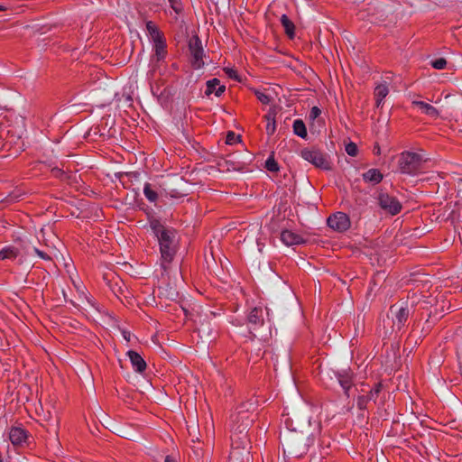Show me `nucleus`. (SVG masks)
Returning a JSON list of instances; mask_svg holds the SVG:
<instances>
[{
	"mask_svg": "<svg viewBox=\"0 0 462 462\" xmlns=\"http://www.w3.org/2000/svg\"><path fill=\"white\" fill-rule=\"evenodd\" d=\"M149 226L157 237L161 252V266L166 272L168 264L172 261L177 250L176 231L166 226L160 219L155 217L149 219Z\"/></svg>",
	"mask_w": 462,
	"mask_h": 462,
	"instance_id": "nucleus-1",
	"label": "nucleus"
},
{
	"mask_svg": "<svg viewBox=\"0 0 462 462\" xmlns=\"http://www.w3.org/2000/svg\"><path fill=\"white\" fill-rule=\"evenodd\" d=\"M423 162L422 156L412 152H403L398 161L399 171L403 174H415Z\"/></svg>",
	"mask_w": 462,
	"mask_h": 462,
	"instance_id": "nucleus-2",
	"label": "nucleus"
},
{
	"mask_svg": "<svg viewBox=\"0 0 462 462\" xmlns=\"http://www.w3.org/2000/svg\"><path fill=\"white\" fill-rule=\"evenodd\" d=\"M306 438L300 433L299 435L290 433L284 437L285 446L289 455L300 457L306 453Z\"/></svg>",
	"mask_w": 462,
	"mask_h": 462,
	"instance_id": "nucleus-3",
	"label": "nucleus"
},
{
	"mask_svg": "<svg viewBox=\"0 0 462 462\" xmlns=\"http://www.w3.org/2000/svg\"><path fill=\"white\" fill-rule=\"evenodd\" d=\"M301 157L318 168L329 170L330 163L324 153L316 149H304L301 151Z\"/></svg>",
	"mask_w": 462,
	"mask_h": 462,
	"instance_id": "nucleus-4",
	"label": "nucleus"
},
{
	"mask_svg": "<svg viewBox=\"0 0 462 462\" xmlns=\"http://www.w3.org/2000/svg\"><path fill=\"white\" fill-rule=\"evenodd\" d=\"M190 62L195 69H199L205 65V54L201 42L195 37L189 42Z\"/></svg>",
	"mask_w": 462,
	"mask_h": 462,
	"instance_id": "nucleus-5",
	"label": "nucleus"
},
{
	"mask_svg": "<svg viewBox=\"0 0 462 462\" xmlns=\"http://www.w3.org/2000/svg\"><path fill=\"white\" fill-rule=\"evenodd\" d=\"M328 226L337 231L345 232L350 227V220L346 214L343 212H337L331 215L327 220Z\"/></svg>",
	"mask_w": 462,
	"mask_h": 462,
	"instance_id": "nucleus-6",
	"label": "nucleus"
},
{
	"mask_svg": "<svg viewBox=\"0 0 462 462\" xmlns=\"http://www.w3.org/2000/svg\"><path fill=\"white\" fill-rule=\"evenodd\" d=\"M378 203L380 207L392 215H396L402 208L401 203L387 193L381 192L378 195Z\"/></svg>",
	"mask_w": 462,
	"mask_h": 462,
	"instance_id": "nucleus-7",
	"label": "nucleus"
},
{
	"mask_svg": "<svg viewBox=\"0 0 462 462\" xmlns=\"http://www.w3.org/2000/svg\"><path fill=\"white\" fill-rule=\"evenodd\" d=\"M395 310L394 306L391 307V312L394 315L391 319L387 317L388 323H393V328L396 330H401L402 328L405 325L408 317H409V310L404 307H400L398 310Z\"/></svg>",
	"mask_w": 462,
	"mask_h": 462,
	"instance_id": "nucleus-8",
	"label": "nucleus"
},
{
	"mask_svg": "<svg viewBox=\"0 0 462 462\" xmlns=\"http://www.w3.org/2000/svg\"><path fill=\"white\" fill-rule=\"evenodd\" d=\"M154 54L151 58V67L152 70L157 69L158 64L164 60L166 57V42L164 39L153 42Z\"/></svg>",
	"mask_w": 462,
	"mask_h": 462,
	"instance_id": "nucleus-9",
	"label": "nucleus"
},
{
	"mask_svg": "<svg viewBox=\"0 0 462 462\" xmlns=\"http://www.w3.org/2000/svg\"><path fill=\"white\" fill-rule=\"evenodd\" d=\"M235 155H229L228 158L224 159L223 162H219L218 165L221 171H241L245 167V163L236 160Z\"/></svg>",
	"mask_w": 462,
	"mask_h": 462,
	"instance_id": "nucleus-10",
	"label": "nucleus"
},
{
	"mask_svg": "<svg viewBox=\"0 0 462 462\" xmlns=\"http://www.w3.org/2000/svg\"><path fill=\"white\" fill-rule=\"evenodd\" d=\"M127 356L134 371L143 373L146 369L145 361L137 352L129 350L127 352Z\"/></svg>",
	"mask_w": 462,
	"mask_h": 462,
	"instance_id": "nucleus-11",
	"label": "nucleus"
},
{
	"mask_svg": "<svg viewBox=\"0 0 462 462\" xmlns=\"http://www.w3.org/2000/svg\"><path fill=\"white\" fill-rule=\"evenodd\" d=\"M226 89L224 85H220V81L217 79H210L207 82L205 94L210 96L215 94L216 97H220Z\"/></svg>",
	"mask_w": 462,
	"mask_h": 462,
	"instance_id": "nucleus-12",
	"label": "nucleus"
},
{
	"mask_svg": "<svg viewBox=\"0 0 462 462\" xmlns=\"http://www.w3.org/2000/svg\"><path fill=\"white\" fill-rule=\"evenodd\" d=\"M281 240L286 245H300L304 242L303 238L300 235L290 230H283L281 233Z\"/></svg>",
	"mask_w": 462,
	"mask_h": 462,
	"instance_id": "nucleus-13",
	"label": "nucleus"
},
{
	"mask_svg": "<svg viewBox=\"0 0 462 462\" xmlns=\"http://www.w3.org/2000/svg\"><path fill=\"white\" fill-rule=\"evenodd\" d=\"M9 439L14 445H22L27 439L26 431L19 427L12 428L9 433Z\"/></svg>",
	"mask_w": 462,
	"mask_h": 462,
	"instance_id": "nucleus-14",
	"label": "nucleus"
},
{
	"mask_svg": "<svg viewBox=\"0 0 462 462\" xmlns=\"http://www.w3.org/2000/svg\"><path fill=\"white\" fill-rule=\"evenodd\" d=\"M244 419H245V414L243 412H239L238 414H232L231 415V422H232L231 430H236L239 432H242L243 430H245L247 428L249 422L247 420L245 421Z\"/></svg>",
	"mask_w": 462,
	"mask_h": 462,
	"instance_id": "nucleus-15",
	"label": "nucleus"
},
{
	"mask_svg": "<svg viewBox=\"0 0 462 462\" xmlns=\"http://www.w3.org/2000/svg\"><path fill=\"white\" fill-rule=\"evenodd\" d=\"M411 104H412V106L419 107L423 114L430 116L431 118H437L439 116L437 108H435L430 104L425 103L423 101H418V100L412 101Z\"/></svg>",
	"mask_w": 462,
	"mask_h": 462,
	"instance_id": "nucleus-16",
	"label": "nucleus"
},
{
	"mask_svg": "<svg viewBox=\"0 0 462 462\" xmlns=\"http://www.w3.org/2000/svg\"><path fill=\"white\" fill-rule=\"evenodd\" d=\"M389 88L385 83L379 84L374 88L375 105L379 107L382 105L383 99L388 95Z\"/></svg>",
	"mask_w": 462,
	"mask_h": 462,
	"instance_id": "nucleus-17",
	"label": "nucleus"
},
{
	"mask_svg": "<svg viewBox=\"0 0 462 462\" xmlns=\"http://www.w3.org/2000/svg\"><path fill=\"white\" fill-rule=\"evenodd\" d=\"M275 115L276 110L275 108H271L268 112V114L265 115V120L267 121L266 125V133L267 134L271 135L275 132L276 126H275Z\"/></svg>",
	"mask_w": 462,
	"mask_h": 462,
	"instance_id": "nucleus-18",
	"label": "nucleus"
},
{
	"mask_svg": "<svg viewBox=\"0 0 462 462\" xmlns=\"http://www.w3.org/2000/svg\"><path fill=\"white\" fill-rule=\"evenodd\" d=\"M337 380L341 387L344 389L346 395L349 396L348 392L351 389L353 383L352 376L347 373L338 374Z\"/></svg>",
	"mask_w": 462,
	"mask_h": 462,
	"instance_id": "nucleus-19",
	"label": "nucleus"
},
{
	"mask_svg": "<svg viewBox=\"0 0 462 462\" xmlns=\"http://www.w3.org/2000/svg\"><path fill=\"white\" fill-rule=\"evenodd\" d=\"M365 181L379 183L383 180V174L376 169H370L363 174Z\"/></svg>",
	"mask_w": 462,
	"mask_h": 462,
	"instance_id": "nucleus-20",
	"label": "nucleus"
},
{
	"mask_svg": "<svg viewBox=\"0 0 462 462\" xmlns=\"http://www.w3.org/2000/svg\"><path fill=\"white\" fill-rule=\"evenodd\" d=\"M18 255V250L14 246H5L0 251V261L13 260Z\"/></svg>",
	"mask_w": 462,
	"mask_h": 462,
	"instance_id": "nucleus-21",
	"label": "nucleus"
},
{
	"mask_svg": "<svg viewBox=\"0 0 462 462\" xmlns=\"http://www.w3.org/2000/svg\"><path fill=\"white\" fill-rule=\"evenodd\" d=\"M143 194L147 200L155 203L158 199V192L153 189L152 185L146 182L143 185Z\"/></svg>",
	"mask_w": 462,
	"mask_h": 462,
	"instance_id": "nucleus-22",
	"label": "nucleus"
},
{
	"mask_svg": "<svg viewBox=\"0 0 462 462\" xmlns=\"http://www.w3.org/2000/svg\"><path fill=\"white\" fill-rule=\"evenodd\" d=\"M146 29L149 33V36L151 37L152 42L162 40L163 37L161 34L159 29L152 22H147L146 23Z\"/></svg>",
	"mask_w": 462,
	"mask_h": 462,
	"instance_id": "nucleus-23",
	"label": "nucleus"
},
{
	"mask_svg": "<svg viewBox=\"0 0 462 462\" xmlns=\"http://www.w3.org/2000/svg\"><path fill=\"white\" fill-rule=\"evenodd\" d=\"M293 133L301 137V138H306L307 137V129H306V126H305V124L304 122L301 120V119H296L294 122H293Z\"/></svg>",
	"mask_w": 462,
	"mask_h": 462,
	"instance_id": "nucleus-24",
	"label": "nucleus"
},
{
	"mask_svg": "<svg viewBox=\"0 0 462 462\" xmlns=\"http://www.w3.org/2000/svg\"><path fill=\"white\" fill-rule=\"evenodd\" d=\"M281 23L285 30L286 34L291 39H292L294 37V29H295L293 23L285 14L282 15Z\"/></svg>",
	"mask_w": 462,
	"mask_h": 462,
	"instance_id": "nucleus-25",
	"label": "nucleus"
},
{
	"mask_svg": "<svg viewBox=\"0 0 462 462\" xmlns=\"http://www.w3.org/2000/svg\"><path fill=\"white\" fill-rule=\"evenodd\" d=\"M264 168L271 173H278L280 166L277 161L274 159L273 153H272L264 162Z\"/></svg>",
	"mask_w": 462,
	"mask_h": 462,
	"instance_id": "nucleus-26",
	"label": "nucleus"
},
{
	"mask_svg": "<svg viewBox=\"0 0 462 462\" xmlns=\"http://www.w3.org/2000/svg\"><path fill=\"white\" fill-rule=\"evenodd\" d=\"M240 142V136L236 134L233 132H228L226 138V143L228 145H233L238 143Z\"/></svg>",
	"mask_w": 462,
	"mask_h": 462,
	"instance_id": "nucleus-27",
	"label": "nucleus"
},
{
	"mask_svg": "<svg viewBox=\"0 0 462 462\" xmlns=\"http://www.w3.org/2000/svg\"><path fill=\"white\" fill-rule=\"evenodd\" d=\"M371 401L366 395H360L357 398V407L360 410H365L367 408L368 402Z\"/></svg>",
	"mask_w": 462,
	"mask_h": 462,
	"instance_id": "nucleus-28",
	"label": "nucleus"
},
{
	"mask_svg": "<svg viewBox=\"0 0 462 462\" xmlns=\"http://www.w3.org/2000/svg\"><path fill=\"white\" fill-rule=\"evenodd\" d=\"M431 66L436 69H443L447 65V60L444 58H439L431 62Z\"/></svg>",
	"mask_w": 462,
	"mask_h": 462,
	"instance_id": "nucleus-29",
	"label": "nucleus"
},
{
	"mask_svg": "<svg viewBox=\"0 0 462 462\" xmlns=\"http://www.w3.org/2000/svg\"><path fill=\"white\" fill-rule=\"evenodd\" d=\"M164 192H165L166 196H169L171 198H180V197L183 196V193L181 191H179L176 189L167 188V189H164Z\"/></svg>",
	"mask_w": 462,
	"mask_h": 462,
	"instance_id": "nucleus-30",
	"label": "nucleus"
},
{
	"mask_svg": "<svg viewBox=\"0 0 462 462\" xmlns=\"http://www.w3.org/2000/svg\"><path fill=\"white\" fill-rule=\"evenodd\" d=\"M357 146L354 143H349L346 145V152L350 156H356L357 154Z\"/></svg>",
	"mask_w": 462,
	"mask_h": 462,
	"instance_id": "nucleus-31",
	"label": "nucleus"
},
{
	"mask_svg": "<svg viewBox=\"0 0 462 462\" xmlns=\"http://www.w3.org/2000/svg\"><path fill=\"white\" fill-rule=\"evenodd\" d=\"M381 392V384L378 383L374 386V388H373L372 390H370L369 393L366 395L371 401H375V398L376 396L379 394V393Z\"/></svg>",
	"mask_w": 462,
	"mask_h": 462,
	"instance_id": "nucleus-32",
	"label": "nucleus"
},
{
	"mask_svg": "<svg viewBox=\"0 0 462 462\" xmlns=\"http://www.w3.org/2000/svg\"><path fill=\"white\" fill-rule=\"evenodd\" d=\"M259 319L258 310L254 308L248 316V321L251 324L256 325Z\"/></svg>",
	"mask_w": 462,
	"mask_h": 462,
	"instance_id": "nucleus-33",
	"label": "nucleus"
},
{
	"mask_svg": "<svg viewBox=\"0 0 462 462\" xmlns=\"http://www.w3.org/2000/svg\"><path fill=\"white\" fill-rule=\"evenodd\" d=\"M225 72L228 76V78L239 80L238 73L237 71L233 68H225Z\"/></svg>",
	"mask_w": 462,
	"mask_h": 462,
	"instance_id": "nucleus-34",
	"label": "nucleus"
},
{
	"mask_svg": "<svg viewBox=\"0 0 462 462\" xmlns=\"http://www.w3.org/2000/svg\"><path fill=\"white\" fill-rule=\"evenodd\" d=\"M266 310V315L267 317H270V310L268 307L265 308ZM268 328H269V336L268 337H264L263 340L264 341H268L269 339H272L273 337V330H272V324H271V319L268 318Z\"/></svg>",
	"mask_w": 462,
	"mask_h": 462,
	"instance_id": "nucleus-35",
	"label": "nucleus"
},
{
	"mask_svg": "<svg viewBox=\"0 0 462 462\" xmlns=\"http://www.w3.org/2000/svg\"><path fill=\"white\" fill-rule=\"evenodd\" d=\"M171 4V9L176 13L179 14L181 10L180 4L178 2V0H169Z\"/></svg>",
	"mask_w": 462,
	"mask_h": 462,
	"instance_id": "nucleus-36",
	"label": "nucleus"
},
{
	"mask_svg": "<svg viewBox=\"0 0 462 462\" xmlns=\"http://www.w3.org/2000/svg\"><path fill=\"white\" fill-rule=\"evenodd\" d=\"M320 109L317 106H313L310 112V117L311 119L317 118L320 115Z\"/></svg>",
	"mask_w": 462,
	"mask_h": 462,
	"instance_id": "nucleus-37",
	"label": "nucleus"
},
{
	"mask_svg": "<svg viewBox=\"0 0 462 462\" xmlns=\"http://www.w3.org/2000/svg\"><path fill=\"white\" fill-rule=\"evenodd\" d=\"M33 250H34L35 254L39 257H41L42 259H43V260H51V257L47 254H45L44 252H42V251H41V250H39L37 248H33Z\"/></svg>",
	"mask_w": 462,
	"mask_h": 462,
	"instance_id": "nucleus-38",
	"label": "nucleus"
},
{
	"mask_svg": "<svg viewBox=\"0 0 462 462\" xmlns=\"http://www.w3.org/2000/svg\"><path fill=\"white\" fill-rule=\"evenodd\" d=\"M271 101V97L268 94L262 92V104L268 103Z\"/></svg>",
	"mask_w": 462,
	"mask_h": 462,
	"instance_id": "nucleus-39",
	"label": "nucleus"
},
{
	"mask_svg": "<svg viewBox=\"0 0 462 462\" xmlns=\"http://www.w3.org/2000/svg\"><path fill=\"white\" fill-rule=\"evenodd\" d=\"M122 334H123L124 338H125L126 341H130V337H131V334H130V332L124 330V331L122 332Z\"/></svg>",
	"mask_w": 462,
	"mask_h": 462,
	"instance_id": "nucleus-40",
	"label": "nucleus"
},
{
	"mask_svg": "<svg viewBox=\"0 0 462 462\" xmlns=\"http://www.w3.org/2000/svg\"><path fill=\"white\" fill-rule=\"evenodd\" d=\"M164 462H176V459L171 456H166Z\"/></svg>",
	"mask_w": 462,
	"mask_h": 462,
	"instance_id": "nucleus-41",
	"label": "nucleus"
},
{
	"mask_svg": "<svg viewBox=\"0 0 462 462\" xmlns=\"http://www.w3.org/2000/svg\"><path fill=\"white\" fill-rule=\"evenodd\" d=\"M176 296H177V293L175 291H171L169 295V298L173 300V299H175Z\"/></svg>",
	"mask_w": 462,
	"mask_h": 462,
	"instance_id": "nucleus-42",
	"label": "nucleus"
},
{
	"mask_svg": "<svg viewBox=\"0 0 462 462\" xmlns=\"http://www.w3.org/2000/svg\"><path fill=\"white\" fill-rule=\"evenodd\" d=\"M374 151L376 153H379L380 152V148L379 147H374Z\"/></svg>",
	"mask_w": 462,
	"mask_h": 462,
	"instance_id": "nucleus-43",
	"label": "nucleus"
},
{
	"mask_svg": "<svg viewBox=\"0 0 462 462\" xmlns=\"http://www.w3.org/2000/svg\"><path fill=\"white\" fill-rule=\"evenodd\" d=\"M255 95L257 96V97L260 99V92L259 91H255Z\"/></svg>",
	"mask_w": 462,
	"mask_h": 462,
	"instance_id": "nucleus-44",
	"label": "nucleus"
}]
</instances>
